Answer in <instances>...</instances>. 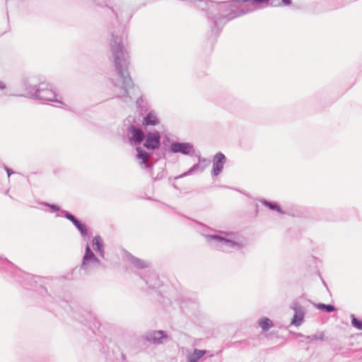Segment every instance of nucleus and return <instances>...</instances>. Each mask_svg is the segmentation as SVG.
<instances>
[{
  "label": "nucleus",
  "instance_id": "nucleus-20",
  "mask_svg": "<svg viewBox=\"0 0 362 362\" xmlns=\"http://www.w3.org/2000/svg\"><path fill=\"white\" fill-rule=\"evenodd\" d=\"M164 337L163 332L161 331H158L154 333V339H160Z\"/></svg>",
  "mask_w": 362,
  "mask_h": 362
},
{
  "label": "nucleus",
  "instance_id": "nucleus-9",
  "mask_svg": "<svg viewBox=\"0 0 362 362\" xmlns=\"http://www.w3.org/2000/svg\"><path fill=\"white\" fill-rule=\"evenodd\" d=\"M205 353L206 351L195 349L194 352L188 356V362H197Z\"/></svg>",
  "mask_w": 362,
  "mask_h": 362
},
{
  "label": "nucleus",
  "instance_id": "nucleus-6",
  "mask_svg": "<svg viewBox=\"0 0 362 362\" xmlns=\"http://www.w3.org/2000/svg\"><path fill=\"white\" fill-rule=\"evenodd\" d=\"M129 130L131 134L130 140L136 143L141 144L144 138V134L143 131L135 127L134 126H131Z\"/></svg>",
  "mask_w": 362,
  "mask_h": 362
},
{
  "label": "nucleus",
  "instance_id": "nucleus-18",
  "mask_svg": "<svg viewBox=\"0 0 362 362\" xmlns=\"http://www.w3.org/2000/svg\"><path fill=\"white\" fill-rule=\"evenodd\" d=\"M66 217L69 220H70L74 225L76 224L78 222V221L73 215H71L70 214H67L66 215Z\"/></svg>",
  "mask_w": 362,
  "mask_h": 362
},
{
  "label": "nucleus",
  "instance_id": "nucleus-10",
  "mask_svg": "<svg viewBox=\"0 0 362 362\" xmlns=\"http://www.w3.org/2000/svg\"><path fill=\"white\" fill-rule=\"evenodd\" d=\"M303 318V313L301 311H296L291 321V324L296 326L300 325Z\"/></svg>",
  "mask_w": 362,
  "mask_h": 362
},
{
  "label": "nucleus",
  "instance_id": "nucleus-7",
  "mask_svg": "<svg viewBox=\"0 0 362 362\" xmlns=\"http://www.w3.org/2000/svg\"><path fill=\"white\" fill-rule=\"evenodd\" d=\"M158 124V119L157 117L153 113H148L147 116L143 120L144 126H155Z\"/></svg>",
  "mask_w": 362,
  "mask_h": 362
},
{
  "label": "nucleus",
  "instance_id": "nucleus-25",
  "mask_svg": "<svg viewBox=\"0 0 362 362\" xmlns=\"http://www.w3.org/2000/svg\"><path fill=\"white\" fill-rule=\"evenodd\" d=\"M7 171H8V175H10L11 171H9L8 170Z\"/></svg>",
  "mask_w": 362,
  "mask_h": 362
},
{
  "label": "nucleus",
  "instance_id": "nucleus-13",
  "mask_svg": "<svg viewBox=\"0 0 362 362\" xmlns=\"http://www.w3.org/2000/svg\"><path fill=\"white\" fill-rule=\"evenodd\" d=\"M317 308L320 310H323L329 313L332 312L335 310L334 306L331 305L318 304L317 305Z\"/></svg>",
  "mask_w": 362,
  "mask_h": 362
},
{
  "label": "nucleus",
  "instance_id": "nucleus-21",
  "mask_svg": "<svg viewBox=\"0 0 362 362\" xmlns=\"http://www.w3.org/2000/svg\"><path fill=\"white\" fill-rule=\"evenodd\" d=\"M281 1L283 2L284 5L286 6L290 5L291 4V0H281Z\"/></svg>",
  "mask_w": 362,
  "mask_h": 362
},
{
  "label": "nucleus",
  "instance_id": "nucleus-19",
  "mask_svg": "<svg viewBox=\"0 0 362 362\" xmlns=\"http://www.w3.org/2000/svg\"><path fill=\"white\" fill-rule=\"evenodd\" d=\"M252 4H267L269 0H249Z\"/></svg>",
  "mask_w": 362,
  "mask_h": 362
},
{
  "label": "nucleus",
  "instance_id": "nucleus-24",
  "mask_svg": "<svg viewBox=\"0 0 362 362\" xmlns=\"http://www.w3.org/2000/svg\"><path fill=\"white\" fill-rule=\"evenodd\" d=\"M7 171H8V175H10L11 171H9L8 170Z\"/></svg>",
  "mask_w": 362,
  "mask_h": 362
},
{
  "label": "nucleus",
  "instance_id": "nucleus-14",
  "mask_svg": "<svg viewBox=\"0 0 362 362\" xmlns=\"http://www.w3.org/2000/svg\"><path fill=\"white\" fill-rule=\"evenodd\" d=\"M75 226L83 235H87L88 231L86 226L84 224L78 221L76 224H75Z\"/></svg>",
  "mask_w": 362,
  "mask_h": 362
},
{
  "label": "nucleus",
  "instance_id": "nucleus-1",
  "mask_svg": "<svg viewBox=\"0 0 362 362\" xmlns=\"http://www.w3.org/2000/svg\"><path fill=\"white\" fill-rule=\"evenodd\" d=\"M99 264V261L95 256L93 252L90 250L88 245L86 249V253L83 257V267L85 269H89L90 267H97Z\"/></svg>",
  "mask_w": 362,
  "mask_h": 362
},
{
  "label": "nucleus",
  "instance_id": "nucleus-22",
  "mask_svg": "<svg viewBox=\"0 0 362 362\" xmlns=\"http://www.w3.org/2000/svg\"><path fill=\"white\" fill-rule=\"evenodd\" d=\"M49 206L54 211H59V207L57 205H49Z\"/></svg>",
  "mask_w": 362,
  "mask_h": 362
},
{
  "label": "nucleus",
  "instance_id": "nucleus-23",
  "mask_svg": "<svg viewBox=\"0 0 362 362\" xmlns=\"http://www.w3.org/2000/svg\"><path fill=\"white\" fill-rule=\"evenodd\" d=\"M141 267H146V264H145V263H143V264L141 265Z\"/></svg>",
  "mask_w": 362,
  "mask_h": 362
},
{
  "label": "nucleus",
  "instance_id": "nucleus-5",
  "mask_svg": "<svg viewBox=\"0 0 362 362\" xmlns=\"http://www.w3.org/2000/svg\"><path fill=\"white\" fill-rule=\"evenodd\" d=\"M226 162V156L222 153H218L215 155L214 163V174L218 175L223 170Z\"/></svg>",
  "mask_w": 362,
  "mask_h": 362
},
{
  "label": "nucleus",
  "instance_id": "nucleus-2",
  "mask_svg": "<svg viewBox=\"0 0 362 362\" xmlns=\"http://www.w3.org/2000/svg\"><path fill=\"white\" fill-rule=\"evenodd\" d=\"M170 149L174 153H181L185 155H191L194 153L193 146L189 143H173L170 146Z\"/></svg>",
  "mask_w": 362,
  "mask_h": 362
},
{
  "label": "nucleus",
  "instance_id": "nucleus-4",
  "mask_svg": "<svg viewBox=\"0 0 362 362\" xmlns=\"http://www.w3.org/2000/svg\"><path fill=\"white\" fill-rule=\"evenodd\" d=\"M146 148L148 149H156L160 146V135L158 132L148 134L144 144Z\"/></svg>",
  "mask_w": 362,
  "mask_h": 362
},
{
  "label": "nucleus",
  "instance_id": "nucleus-12",
  "mask_svg": "<svg viewBox=\"0 0 362 362\" xmlns=\"http://www.w3.org/2000/svg\"><path fill=\"white\" fill-rule=\"evenodd\" d=\"M211 239H214V240H218V241H223V242H225L227 244L229 245V246L230 247H234V246H236L238 245V244L232 240H227V239H225V238H223L220 236H216V235H213V236H211L210 237Z\"/></svg>",
  "mask_w": 362,
  "mask_h": 362
},
{
  "label": "nucleus",
  "instance_id": "nucleus-17",
  "mask_svg": "<svg viewBox=\"0 0 362 362\" xmlns=\"http://www.w3.org/2000/svg\"><path fill=\"white\" fill-rule=\"evenodd\" d=\"M93 244L94 246H95L98 249L100 248V237H95L93 240Z\"/></svg>",
  "mask_w": 362,
  "mask_h": 362
},
{
  "label": "nucleus",
  "instance_id": "nucleus-16",
  "mask_svg": "<svg viewBox=\"0 0 362 362\" xmlns=\"http://www.w3.org/2000/svg\"><path fill=\"white\" fill-rule=\"evenodd\" d=\"M264 204H265L266 206L269 207L271 209H275V210L278 211L280 213H283L281 211V209L277 205L272 204V203H269V202H265Z\"/></svg>",
  "mask_w": 362,
  "mask_h": 362
},
{
  "label": "nucleus",
  "instance_id": "nucleus-8",
  "mask_svg": "<svg viewBox=\"0 0 362 362\" xmlns=\"http://www.w3.org/2000/svg\"><path fill=\"white\" fill-rule=\"evenodd\" d=\"M258 324L263 331H267L273 327L272 321L267 317L260 319Z\"/></svg>",
  "mask_w": 362,
  "mask_h": 362
},
{
  "label": "nucleus",
  "instance_id": "nucleus-3",
  "mask_svg": "<svg viewBox=\"0 0 362 362\" xmlns=\"http://www.w3.org/2000/svg\"><path fill=\"white\" fill-rule=\"evenodd\" d=\"M37 97L45 100L52 101L55 99L54 91L46 84H41L37 90Z\"/></svg>",
  "mask_w": 362,
  "mask_h": 362
},
{
  "label": "nucleus",
  "instance_id": "nucleus-11",
  "mask_svg": "<svg viewBox=\"0 0 362 362\" xmlns=\"http://www.w3.org/2000/svg\"><path fill=\"white\" fill-rule=\"evenodd\" d=\"M136 151L138 152V158L141 159L143 163H147L149 158V154L142 151L139 147L136 148Z\"/></svg>",
  "mask_w": 362,
  "mask_h": 362
},
{
  "label": "nucleus",
  "instance_id": "nucleus-15",
  "mask_svg": "<svg viewBox=\"0 0 362 362\" xmlns=\"http://www.w3.org/2000/svg\"><path fill=\"white\" fill-rule=\"evenodd\" d=\"M352 325L358 329H362V322L355 317L352 318Z\"/></svg>",
  "mask_w": 362,
  "mask_h": 362
}]
</instances>
